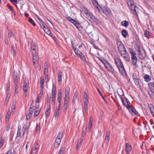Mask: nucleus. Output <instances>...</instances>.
I'll return each mask as SVG.
<instances>
[{"label":"nucleus","mask_w":154,"mask_h":154,"mask_svg":"<svg viewBox=\"0 0 154 154\" xmlns=\"http://www.w3.org/2000/svg\"><path fill=\"white\" fill-rule=\"evenodd\" d=\"M127 4L129 7V9L132 13L135 15L137 14V10L138 8L134 4V2L132 0H129L127 2Z\"/></svg>","instance_id":"1"},{"label":"nucleus","mask_w":154,"mask_h":154,"mask_svg":"<svg viewBox=\"0 0 154 154\" xmlns=\"http://www.w3.org/2000/svg\"><path fill=\"white\" fill-rule=\"evenodd\" d=\"M120 54L122 57L125 61H128L130 60L129 55L127 51L120 53Z\"/></svg>","instance_id":"2"},{"label":"nucleus","mask_w":154,"mask_h":154,"mask_svg":"<svg viewBox=\"0 0 154 154\" xmlns=\"http://www.w3.org/2000/svg\"><path fill=\"white\" fill-rule=\"evenodd\" d=\"M100 8L103 13L106 16L109 15L111 12V11L109 8L104 6H100Z\"/></svg>","instance_id":"3"},{"label":"nucleus","mask_w":154,"mask_h":154,"mask_svg":"<svg viewBox=\"0 0 154 154\" xmlns=\"http://www.w3.org/2000/svg\"><path fill=\"white\" fill-rule=\"evenodd\" d=\"M118 48L120 53L126 51L124 45L121 42H119L117 43Z\"/></svg>","instance_id":"4"},{"label":"nucleus","mask_w":154,"mask_h":154,"mask_svg":"<svg viewBox=\"0 0 154 154\" xmlns=\"http://www.w3.org/2000/svg\"><path fill=\"white\" fill-rule=\"evenodd\" d=\"M121 100L123 104L127 109L131 106L130 102L126 97L124 98L123 97H121Z\"/></svg>","instance_id":"5"},{"label":"nucleus","mask_w":154,"mask_h":154,"mask_svg":"<svg viewBox=\"0 0 154 154\" xmlns=\"http://www.w3.org/2000/svg\"><path fill=\"white\" fill-rule=\"evenodd\" d=\"M38 145L37 143H35L34 144L30 154H37L38 148Z\"/></svg>","instance_id":"6"},{"label":"nucleus","mask_w":154,"mask_h":154,"mask_svg":"<svg viewBox=\"0 0 154 154\" xmlns=\"http://www.w3.org/2000/svg\"><path fill=\"white\" fill-rule=\"evenodd\" d=\"M127 109L128 110L131 114L132 115L135 114L138 116H140V114L137 112L136 109L131 106H130V107L128 108Z\"/></svg>","instance_id":"7"},{"label":"nucleus","mask_w":154,"mask_h":154,"mask_svg":"<svg viewBox=\"0 0 154 154\" xmlns=\"http://www.w3.org/2000/svg\"><path fill=\"white\" fill-rule=\"evenodd\" d=\"M114 61L118 68L120 67L121 66H123V65L119 58L117 57H115Z\"/></svg>","instance_id":"8"},{"label":"nucleus","mask_w":154,"mask_h":154,"mask_svg":"<svg viewBox=\"0 0 154 154\" xmlns=\"http://www.w3.org/2000/svg\"><path fill=\"white\" fill-rule=\"evenodd\" d=\"M108 71L113 73L115 72V70L112 65L109 63H107L105 66Z\"/></svg>","instance_id":"9"},{"label":"nucleus","mask_w":154,"mask_h":154,"mask_svg":"<svg viewBox=\"0 0 154 154\" xmlns=\"http://www.w3.org/2000/svg\"><path fill=\"white\" fill-rule=\"evenodd\" d=\"M18 71H14L13 73V82L14 84V85H17L18 82L17 73Z\"/></svg>","instance_id":"10"},{"label":"nucleus","mask_w":154,"mask_h":154,"mask_svg":"<svg viewBox=\"0 0 154 154\" xmlns=\"http://www.w3.org/2000/svg\"><path fill=\"white\" fill-rule=\"evenodd\" d=\"M86 18L90 21L92 22H96L97 20L95 17L91 13L88 16L86 17Z\"/></svg>","instance_id":"11"},{"label":"nucleus","mask_w":154,"mask_h":154,"mask_svg":"<svg viewBox=\"0 0 154 154\" xmlns=\"http://www.w3.org/2000/svg\"><path fill=\"white\" fill-rule=\"evenodd\" d=\"M138 51L139 52V57L140 59H143L146 56V53L144 51H140V48H139Z\"/></svg>","instance_id":"12"},{"label":"nucleus","mask_w":154,"mask_h":154,"mask_svg":"<svg viewBox=\"0 0 154 154\" xmlns=\"http://www.w3.org/2000/svg\"><path fill=\"white\" fill-rule=\"evenodd\" d=\"M131 149V146L128 143H126L125 144V151L127 153V154H130V152Z\"/></svg>","instance_id":"13"},{"label":"nucleus","mask_w":154,"mask_h":154,"mask_svg":"<svg viewBox=\"0 0 154 154\" xmlns=\"http://www.w3.org/2000/svg\"><path fill=\"white\" fill-rule=\"evenodd\" d=\"M118 69L122 75L123 76H125L126 75V72L124 68V66L120 67L118 68Z\"/></svg>","instance_id":"14"},{"label":"nucleus","mask_w":154,"mask_h":154,"mask_svg":"<svg viewBox=\"0 0 154 154\" xmlns=\"http://www.w3.org/2000/svg\"><path fill=\"white\" fill-rule=\"evenodd\" d=\"M131 56V60L132 62V64L134 66H136L137 59L136 55H134Z\"/></svg>","instance_id":"15"},{"label":"nucleus","mask_w":154,"mask_h":154,"mask_svg":"<svg viewBox=\"0 0 154 154\" xmlns=\"http://www.w3.org/2000/svg\"><path fill=\"white\" fill-rule=\"evenodd\" d=\"M38 59L39 57L37 56V55L32 56L33 63L34 65L38 63Z\"/></svg>","instance_id":"16"},{"label":"nucleus","mask_w":154,"mask_h":154,"mask_svg":"<svg viewBox=\"0 0 154 154\" xmlns=\"http://www.w3.org/2000/svg\"><path fill=\"white\" fill-rule=\"evenodd\" d=\"M30 125V123H29L28 125H27V123L26 125H25L23 127V128L24 129V131L23 134L26 133L27 134H28V129Z\"/></svg>","instance_id":"17"},{"label":"nucleus","mask_w":154,"mask_h":154,"mask_svg":"<svg viewBox=\"0 0 154 154\" xmlns=\"http://www.w3.org/2000/svg\"><path fill=\"white\" fill-rule=\"evenodd\" d=\"M78 93L77 91H76L74 93L72 100V102L74 103H75L76 100H77V98L78 97Z\"/></svg>","instance_id":"18"},{"label":"nucleus","mask_w":154,"mask_h":154,"mask_svg":"<svg viewBox=\"0 0 154 154\" xmlns=\"http://www.w3.org/2000/svg\"><path fill=\"white\" fill-rule=\"evenodd\" d=\"M35 106H33L32 104H31L29 107V113L32 114L35 110Z\"/></svg>","instance_id":"19"},{"label":"nucleus","mask_w":154,"mask_h":154,"mask_svg":"<svg viewBox=\"0 0 154 154\" xmlns=\"http://www.w3.org/2000/svg\"><path fill=\"white\" fill-rule=\"evenodd\" d=\"M15 47L14 45H12L11 47V53L14 56L16 55V50Z\"/></svg>","instance_id":"20"},{"label":"nucleus","mask_w":154,"mask_h":154,"mask_svg":"<svg viewBox=\"0 0 154 154\" xmlns=\"http://www.w3.org/2000/svg\"><path fill=\"white\" fill-rule=\"evenodd\" d=\"M148 86L150 89H151V91L153 92H154V82H151L149 83Z\"/></svg>","instance_id":"21"},{"label":"nucleus","mask_w":154,"mask_h":154,"mask_svg":"<svg viewBox=\"0 0 154 154\" xmlns=\"http://www.w3.org/2000/svg\"><path fill=\"white\" fill-rule=\"evenodd\" d=\"M78 56L80 57V59L82 61L85 62H86V60L85 57V56L82 52L81 53H80V54H79V55H78Z\"/></svg>","instance_id":"22"},{"label":"nucleus","mask_w":154,"mask_h":154,"mask_svg":"<svg viewBox=\"0 0 154 154\" xmlns=\"http://www.w3.org/2000/svg\"><path fill=\"white\" fill-rule=\"evenodd\" d=\"M148 107L149 109L151 114L154 113V107L153 106L151 103L148 104Z\"/></svg>","instance_id":"23"},{"label":"nucleus","mask_w":154,"mask_h":154,"mask_svg":"<svg viewBox=\"0 0 154 154\" xmlns=\"http://www.w3.org/2000/svg\"><path fill=\"white\" fill-rule=\"evenodd\" d=\"M70 88L69 87H66L65 88V96L69 97V92Z\"/></svg>","instance_id":"24"},{"label":"nucleus","mask_w":154,"mask_h":154,"mask_svg":"<svg viewBox=\"0 0 154 154\" xmlns=\"http://www.w3.org/2000/svg\"><path fill=\"white\" fill-rule=\"evenodd\" d=\"M93 121V119L92 117H90L89 122L88 128L89 130H91L92 126V123Z\"/></svg>","instance_id":"25"},{"label":"nucleus","mask_w":154,"mask_h":154,"mask_svg":"<svg viewBox=\"0 0 154 154\" xmlns=\"http://www.w3.org/2000/svg\"><path fill=\"white\" fill-rule=\"evenodd\" d=\"M122 25L125 27H127L129 24V23L128 21L126 20H124L122 22Z\"/></svg>","instance_id":"26"},{"label":"nucleus","mask_w":154,"mask_h":154,"mask_svg":"<svg viewBox=\"0 0 154 154\" xmlns=\"http://www.w3.org/2000/svg\"><path fill=\"white\" fill-rule=\"evenodd\" d=\"M36 49L35 44L32 42L31 43V50L30 51H34Z\"/></svg>","instance_id":"27"},{"label":"nucleus","mask_w":154,"mask_h":154,"mask_svg":"<svg viewBox=\"0 0 154 154\" xmlns=\"http://www.w3.org/2000/svg\"><path fill=\"white\" fill-rule=\"evenodd\" d=\"M88 101L84 100V109L87 111L88 110V107H87V102Z\"/></svg>","instance_id":"28"},{"label":"nucleus","mask_w":154,"mask_h":154,"mask_svg":"<svg viewBox=\"0 0 154 154\" xmlns=\"http://www.w3.org/2000/svg\"><path fill=\"white\" fill-rule=\"evenodd\" d=\"M73 51H74L75 54L77 56L82 53L78 49L76 48H73Z\"/></svg>","instance_id":"29"},{"label":"nucleus","mask_w":154,"mask_h":154,"mask_svg":"<svg viewBox=\"0 0 154 154\" xmlns=\"http://www.w3.org/2000/svg\"><path fill=\"white\" fill-rule=\"evenodd\" d=\"M145 80L147 82L151 80V77L148 75H146L144 76Z\"/></svg>","instance_id":"30"},{"label":"nucleus","mask_w":154,"mask_h":154,"mask_svg":"<svg viewBox=\"0 0 154 154\" xmlns=\"http://www.w3.org/2000/svg\"><path fill=\"white\" fill-rule=\"evenodd\" d=\"M83 9H84V12L85 14L86 15V17H87L89 14L91 13L88 12V11L87 9L85 8H84Z\"/></svg>","instance_id":"31"},{"label":"nucleus","mask_w":154,"mask_h":154,"mask_svg":"<svg viewBox=\"0 0 154 154\" xmlns=\"http://www.w3.org/2000/svg\"><path fill=\"white\" fill-rule=\"evenodd\" d=\"M144 35L146 38H148L150 36V33L149 31L148 30H146L144 32Z\"/></svg>","instance_id":"32"},{"label":"nucleus","mask_w":154,"mask_h":154,"mask_svg":"<svg viewBox=\"0 0 154 154\" xmlns=\"http://www.w3.org/2000/svg\"><path fill=\"white\" fill-rule=\"evenodd\" d=\"M51 99V97L50 96H49L48 95V94L47 98V104L48 106H50Z\"/></svg>","instance_id":"33"},{"label":"nucleus","mask_w":154,"mask_h":154,"mask_svg":"<svg viewBox=\"0 0 154 154\" xmlns=\"http://www.w3.org/2000/svg\"><path fill=\"white\" fill-rule=\"evenodd\" d=\"M122 34L124 37H126L127 35V32L125 29H123L122 31Z\"/></svg>","instance_id":"34"},{"label":"nucleus","mask_w":154,"mask_h":154,"mask_svg":"<svg viewBox=\"0 0 154 154\" xmlns=\"http://www.w3.org/2000/svg\"><path fill=\"white\" fill-rule=\"evenodd\" d=\"M63 132L61 131L59 132L57 135V138H59L61 140V139L63 137Z\"/></svg>","instance_id":"35"},{"label":"nucleus","mask_w":154,"mask_h":154,"mask_svg":"<svg viewBox=\"0 0 154 154\" xmlns=\"http://www.w3.org/2000/svg\"><path fill=\"white\" fill-rule=\"evenodd\" d=\"M49 107L47 108L46 111L45 113V115L46 116H48L50 114V106H48Z\"/></svg>","instance_id":"36"},{"label":"nucleus","mask_w":154,"mask_h":154,"mask_svg":"<svg viewBox=\"0 0 154 154\" xmlns=\"http://www.w3.org/2000/svg\"><path fill=\"white\" fill-rule=\"evenodd\" d=\"M35 16L37 17V18L38 20L40 21V26L41 25L44 23V22L42 21V20L39 17V16L38 15H35Z\"/></svg>","instance_id":"37"},{"label":"nucleus","mask_w":154,"mask_h":154,"mask_svg":"<svg viewBox=\"0 0 154 154\" xmlns=\"http://www.w3.org/2000/svg\"><path fill=\"white\" fill-rule=\"evenodd\" d=\"M40 109L39 108H38V109L35 111L34 113V116L35 117L37 116L38 115L40 112Z\"/></svg>","instance_id":"38"},{"label":"nucleus","mask_w":154,"mask_h":154,"mask_svg":"<svg viewBox=\"0 0 154 154\" xmlns=\"http://www.w3.org/2000/svg\"><path fill=\"white\" fill-rule=\"evenodd\" d=\"M28 21L31 23L33 25V26H34L36 25L35 22L31 18H29V19Z\"/></svg>","instance_id":"39"},{"label":"nucleus","mask_w":154,"mask_h":154,"mask_svg":"<svg viewBox=\"0 0 154 154\" xmlns=\"http://www.w3.org/2000/svg\"><path fill=\"white\" fill-rule=\"evenodd\" d=\"M42 96V94H39L37 96V100L36 101V103H39V99Z\"/></svg>","instance_id":"40"},{"label":"nucleus","mask_w":154,"mask_h":154,"mask_svg":"<svg viewBox=\"0 0 154 154\" xmlns=\"http://www.w3.org/2000/svg\"><path fill=\"white\" fill-rule=\"evenodd\" d=\"M64 149V148L63 147H62L60 148L58 154H63V151Z\"/></svg>","instance_id":"41"},{"label":"nucleus","mask_w":154,"mask_h":154,"mask_svg":"<svg viewBox=\"0 0 154 154\" xmlns=\"http://www.w3.org/2000/svg\"><path fill=\"white\" fill-rule=\"evenodd\" d=\"M129 50L130 52V53L131 54V56L134 55H136V53L133 52V49L132 48H129Z\"/></svg>","instance_id":"42"},{"label":"nucleus","mask_w":154,"mask_h":154,"mask_svg":"<svg viewBox=\"0 0 154 154\" xmlns=\"http://www.w3.org/2000/svg\"><path fill=\"white\" fill-rule=\"evenodd\" d=\"M40 27L41 28H43L44 30V29H48L47 27V26L45 25V23L42 24L41 25H40Z\"/></svg>","instance_id":"43"},{"label":"nucleus","mask_w":154,"mask_h":154,"mask_svg":"<svg viewBox=\"0 0 154 154\" xmlns=\"http://www.w3.org/2000/svg\"><path fill=\"white\" fill-rule=\"evenodd\" d=\"M101 61L104 65L105 66L108 62L107 60L104 59L101 60Z\"/></svg>","instance_id":"44"},{"label":"nucleus","mask_w":154,"mask_h":154,"mask_svg":"<svg viewBox=\"0 0 154 154\" xmlns=\"http://www.w3.org/2000/svg\"><path fill=\"white\" fill-rule=\"evenodd\" d=\"M44 31L48 35H50L51 34V31L48 28L44 29Z\"/></svg>","instance_id":"45"},{"label":"nucleus","mask_w":154,"mask_h":154,"mask_svg":"<svg viewBox=\"0 0 154 154\" xmlns=\"http://www.w3.org/2000/svg\"><path fill=\"white\" fill-rule=\"evenodd\" d=\"M74 25L78 29H79L81 27L80 24L77 21L74 24Z\"/></svg>","instance_id":"46"},{"label":"nucleus","mask_w":154,"mask_h":154,"mask_svg":"<svg viewBox=\"0 0 154 154\" xmlns=\"http://www.w3.org/2000/svg\"><path fill=\"white\" fill-rule=\"evenodd\" d=\"M21 135V133H20V128H19V127L18 128V129L17 130V137H19Z\"/></svg>","instance_id":"47"},{"label":"nucleus","mask_w":154,"mask_h":154,"mask_svg":"<svg viewBox=\"0 0 154 154\" xmlns=\"http://www.w3.org/2000/svg\"><path fill=\"white\" fill-rule=\"evenodd\" d=\"M134 81L136 85H138L139 84V79H136L134 80Z\"/></svg>","instance_id":"48"},{"label":"nucleus","mask_w":154,"mask_h":154,"mask_svg":"<svg viewBox=\"0 0 154 154\" xmlns=\"http://www.w3.org/2000/svg\"><path fill=\"white\" fill-rule=\"evenodd\" d=\"M60 144V143L54 142V147L56 148H57L59 146Z\"/></svg>","instance_id":"49"},{"label":"nucleus","mask_w":154,"mask_h":154,"mask_svg":"<svg viewBox=\"0 0 154 154\" xmlns=\"http://www.w3.org/2000/svg\"><path fill=\"white\" fill-rule=\"evenodd\" d=\"M44 82V81H40V85L41 86V89L42 90L43 89Z\"/></svg>","instance_id":"50"},{"label":"nucleus","mask_w":154,"mask_h":154,"mask_svg":"<svg viewBox=\"0 0 154 154\" xmlns=\"http://www.w3.org/2000/svg\"><path fill=\"white\" fill-rule=\"evenodd\" d=\"M30 52L32 56L38 55V53L36 52L35 50L34 51H30Z\"/></svg>","instance_id":"51"},{"label":"nucleus","mask_w":154,"mask_h":154,"mask_svg":"<svg viewBox=\"0 0 154 154\" xmlns=\"http://www.w3.org/2000/svg\"><path fill=\"white\" fill-rule=\"evenodd\" d=\"M32 114L29 113V114L26 116V119L27 120H29L30 119L32 116Z\"/></svg>","instance_id":"52"},{"label":"nucleus","mask_w":154,"mask_h":154,"mask_svg":"<svg viewBox=\"0 0 154 154\" xmlns=\"http://www.w3.org/2000/svg\"><path fill=\"white\" fill-rule=\"evenodd\" d=\"M59 111L56 110L54 114L55 116L57 118L59 116Z\"/></svg>","instance_id":"53"},{"label":"nucleus","mask_w":154,"mask_h":154,"mask_svg":"<svg viewBox=\"0 0 154 154\" xmlns=\"http://www.w3.org/2000/svg\"><path fill=\"white\" fill-rule=\"evenodd\" d=\"M4 141V139L2 138H1L0 140V148L3 146Z\"/></svg>","instance_id":"54"},{"label":"nucleus","mask_w":154,"mask_h":154,"mask_svg":"<svg viewBox=\"0 0 154 154\" xmlns=\"http://www.w3.org/2000/svg\"><path fill=\"white\" fill-rule=\"evenodd\" d=\"M8 36L9 37H12L14 36V35L12 32H9L8 33Z\"/></svg>","instance_id":"55"},{"label":"nucleus","mask_w":154,"mask_h":154,"mask_svg":"<svg viewBox=\"0 0 154 154\" xmlns=\"http://www.w3.org/2000/svg\"><path fill=\"white\" fill-rule=\"evenodd\" d=\"M88 97V94H84V100L85 101H88V99H87V97Z\"/></svg>","instance_id":"56"},{"label":"nucleus","mask_w":154,"mask_h":154,"mask_svg":"<svg viewBox=\"0 0 154 154\" xmlns=\"http://www.w3.org/2000/svg\"><path fill=\"white\" fill-rule=\"evenodd\" d=\"M40 124L39 123L37 124L36 125V131H38L40 129Z\"/></svg>","instance_id":"57"},{"label":"nucleus","mask_w":154,"mask_h":154,"mask_svg":"<svg viewBox=\"0 0 154 154\" xmlns=\"http://www.w3.org/2000/svg\"><path fill=\"white\" fill-rule=\"evenodd\" d=\"M109 137H107V136H106L105 140V142L106 143H109Z\"/></svg>","instance_id":"58"},{"label":"nucleus","mask_w":154,"mask_h":154,"mask_svg":"<svg viewBox=\"0 0 154 154\" xmlns=\"http://www.w3.org/2000/svg\"><path fill=\"white\" fill-rule=\"evenodd\" d=\"M92 2H93V4L95 6H96L97 5H99L97 2L96 0H93L92 1Z\"/></svg>","instance_id":"59"},{"label":"nucleus","mask_w":154,"mask_h":154,"mask_svg":"<svg viewBox=\"0 0 154 154\" xmlns=\"http://www.w3.org/2000/svg\"><path fill=\"white\" fill-rule=\"evenodd\" d=\"M17 86V85H14L15 93L16 94H17L18 93L17 91V89H18Z\"/></svg>","instance_id":"60"},{"label":"nucleus","mask_w":154,"mask_h":154,"mask_svg":"<svg viewBox=\"0 0 154 154\" xmlns=\"http://www.w3.org/2000/svg\"><path fill=\"white\" fill-rule=\"evenodd\" d=\"M10 97V94L7 95L5 99L6 102H8Z\"/></svg>","instance_id":"61"},{"label":"nucleus","mask_w":154,"mask_h":154,"mask_svg":"<svg viewBox=\"0 0 154 154\" xmlns=\"http://www.w3.org/2000/svg\"><path fill=\"white\" fill-rule=\"evenodd\" d=\"M68 106V104H63V107H64V109L63 110L65 111H66V110L67 109V108Z\"/></svg>","instance_id":"62"},{"label":"nucleus","mask_w":154,"mask_h":154,"mask_svg":"<svg viewBox=\"0 0 154 154\" xmlns=\"http://www.w3.org/2000/svg\"><path fill=\"white\" fill-rule=\"evenodd\" d=\"M10 83L9 82H8L7 83V89L6 90L7 91H8V90H10Z\"/></svg>","instance_id":"63"},{"label":"nucleus","mask_w":154,"mask_h":154,"mask_svg":"<svg viewBox=\"0 0 154 154\" xmlns=\"http://www.w3.org/2000/svg\"><path fill=\"white\" fill-rule=\"evenodd\" d=\"M61 140L60 139L56 138L55 142L60 143Z\"/></svg>","instance_id":"64"}]
</instances>
